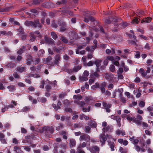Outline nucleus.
<instances>
[{"mask_svg": "<svg viewBox=\"0 0 153 153\" xmlns=\"http://www.w3.org/2000/svg\"><path fill=\"white\" fill-rule=\"evenodd\" d=\"M42 130L43 131L45 132L46 136L49 137V135L48 133L53 134L54 129L53 126H45L43 127Z\"/></svg>", "mask_w": 153, "mask_h": 153, "instance_id": "nucleus-1", "label": "nucleus"}, {"mask_svg": "<svg viewBox=\"0 0 153 153\" xmlns=\"http://www.w3.org/2000/svg\"><path fill=\"white\" fill-rule=\"evenodd\" d=\"M33 28H38L39 29H41L42 27V25L41 23H40V21L39 19H34L33 21Z\"/></svg>", "mask_w": 153, "mask_h": 153, "instance_id": "nucleus-2", "label": "nucleus"}, {"mask_svg": "<svg viewBox=\"0 0 153 153\" xmlns=\"http://www.w3.org/2000/svg\"><path fill=\"white\" fill-rule=\"evenodd\" d=\"M59 11L62 14L66 15L67 16H68V15L71 16L73 14V13L71 11L68 10L65 8L60 9Z\"/></svg>", "mask_w": 153, "mask_h": 153, "instance_id": "nucleus-3", "label": "nucleus"}, {"mask_svg": "<svg viewBox=\"0 0 153 153\" xmlns=\"http://www.w3.org/2000/svg\"><path fill=\"white\" fill-rule=\"evenodd\" d=\"M102 130L103 132L105 133L107 132L110 133L112 132L113 131L114 129L113 126L108 125L107 126L103 128Z\"/></svg>", "mask_w": 153, "mask_h": 153, "instance_id": "nucleus-4", "label": "nucleus"}, {"mask_svg": "<svg viewBox=\"0 0 153 153\" xmlns=\"http://www.w3.org/2000/svg\"><path fill=\"white\" fill-rule=\"evenodd\" d=\"M61 58L60 55L59 54H57L55 56L54 60L53 62V66L55 65H56L57 66L59 65Z\"/></svg>", "mask_w": 153, "mask_h": 153, "instance_id": "nucleus-5", "label": "nucleus"}, {"mask_svg": "<svg viewBox=\"0 0 153 153\" xmlns=\"http://www.w3.org/2000/svg\"><path fill=\"white\" fill-rule=\"evenodd\" d=\"M105 136V134L104 133L100 135V138L101 139L100 141L102 143L101 145L102 146H103L105 144V142L107 140V137L106 136L105 137H104Z\"/></svg>", "mask_w": 153, "mask_h": 153, "instance_id": "nucleus-6", "label": "nucleus"}, {"mask_svg": "<svg viewBox=\"0 0 153 153\" xmlns=\"http://www.w3.org/2000/svg\"><path fill=\"white\" fill-rule=\"evenodd\" d=\"M102 105L104 108L106 109V112L108 113L110 112L111 111L110 108L111 106V105L105 102H102Z\"/></svg>", "mask_w": 153, "mask_h": 153, "instance_id": "nucleus-7", "label": "nucleus"}, {"mask_svg": "<svg viewBox=\"0 0 153 153\" xmlns=\"http://www.w3.org/2000/svg\"><path fill=\"white\" fill-rule=\"evenodd\" d=\"M136 118L135 123L138 125H140L141 124V121L143 119L142 117L140 114H137Z\"/></svg>", "mask_w": 153, "mask_h": 153, "instance_id": "nucleus-8", "label": "nucleus"}, {"mask_svg": "<svg viewBox=\"0 0 153 153\" xmlns=\"http://www.w3.org/2000/svg\"><path fill=\"white\" fill-rule=\"evenodd\" d=\"M52 58L51 56H48L44 61L48 65H50L53 66V62L52 61Z\"/></svg>", "mask_w": 153, "mask_h": 153, "instance_id": "nucleus-9", "label": "nucleus"}, {"mask_svg": "<svg viewBox=\"0 0 153 153\" xmlns=\"http://www.w3.org/2000/svg\"><path fill=\"white\" fill-rule=\"evenodd\" d=\"M45 39L47 43L51 45H54V41L51 38L48 37L47 36H45Z\"/></svg>", "mask_w": 153, "mask_h": 153, "instance_id": "nucleus-10", "label": "nucleus"}, {"mask_svg": "<svg viewBox=\"0 0 153 153\" xmlns=\"http://www.w3.org/2000/svg\"><path fill=\"white\" fill-rule=\"evenodd\" d=\"M27 56L26 63L27 65H30L31 62L33 61L32 57L30 55H29Z\"/></svg>", "mask_w": 153, "mask_h": 153, "instance_id": "nucleus-11", "label": "nucleus"}, {"mask_svg": "<svg viewBox=\"0 0 153 153\" xmlns=\"http://www.w3.org/2000/svg\"><path fill=\"white\" fill-rule=\"evenodd\" d=\"M9 108H14V106L12 104H10V105H5L4 108H2L1 109V112H4L5 111L7 110Z\"/></svg>", "mask_w": 153, "mask_h": 153, "instance_id": "nucleus-12", "label": "nucleus"}, {"mask_svg": "<svg viewBox=\"0 0 153 153\" xmlns=\"http://www.w3.org/2000/svg\"><path fill=\"white\" fill-rule=\"evenodd\" d=\"M108 145L111 148V151H114L115 144L113 142L109 141V140L108 141Z\"/></svg>", "mask_w": 153, "mask_h": 153, "instance_id": "nucleus-13", "label": "nucleus"}, {"mask_svg": "<svg viewBox=\"0 0 153 153\" xmlns=\"http://www.w3.org/2000/svg\"><path fill=\"white\" fill-rule=\"evenodd\" d=\"M76 145V141L75 139H71L70 140L69 146L70 148L74 147Z\"/></svg>", "mask_w": 153, "mask_h": 153, "instance_id": "nucleus-14", "label": "nucleus"}, {"mask_svg": "<svg viewBox=\"0 0 153 153\" xmlns=\"http://www.w3.org/2000/svg\"><path fill=\"white\" fill-rule=\"evenodd\" d=\"M25 46L23 45L17 51V53L19 55H21L25 51Z\"/></svg>", "mask_w": 153, "mask_h": 153, "instance_id": "nucleus-15", "label": "nucleus"}, {"mask_svg": "<svg viewBox=\"0 0 153 153\" xmlns=\"http://www.w3.org/2000/svg\"><path fill=\"white\" fill-rule=\"evenodd\" d=\"M102 62V60L101 59H96L94 62V63L97 67H99L101 65V63Z\"/></svg>", "mask_w": 153, "mask_h": 153, "instance_id": "nucleus-16", "label": "nucleus"}, {"mask_svg": "<svg viewBox=\"0 0 153 153\" xmlns=\"http://www.w3.org/2000/svg\"><path fill=\"white\" fill-rule=\"evenodd\" d=\"M90 76L91 78L95 77L98 78L100 77V75L97 71H95L93 73L91 74L90 75Z\"/></svg>", "mask_w": 153, "mask_h": 153, "instance_id": "nucleus-17", "label": "nucleus"}, {"mask_svg": "<svg viewBox=\"0 0 153 153\" xmlns=\"http://www.w3.org/2000/svg\"><path fill=\"white\" fill-rule=\"evenodd\" d=\"M5 66L7 68H13L15 67L16 65L14 63H13L12 62H10L7 63Z\"/></svg>", "mask_w": 153, "mask_h": 153, "instance_id": "nucleus-18", "label": "nucleus"}, {"mask_svg": "<svg viewBox=\"0 0 153 153\" xmlns=\"http://www.w3.org/2000/svg\"><path fill=\"white\" fill-rule=\"evenodd\" d=\"M30 40L32 42L35 41L36 39V36L33 34V33H30Z\"/></svg>", "mask_w": 153, "mask_h": 153, "instance_id": "nucleus-19", "label": "nucleus"}, {"mask_svg": "<svg viewBox=\"0 0 153 153\" xmlns=\"http://www.w3.org/2000/svg\"><path fill=\"white\" fill-rule=\"evenodd\" d=\"M63 26L61 27L60 31L62 32H63L65 30L66 25L65 22H63L62 23Z\"/></svg>", "mask_w": 153, "mask_h": 153, "instance_id": "nucleus-20", "label": "nucleus"}, {"mask_svg": "<svg viewBox=\"0 0 153 153\" xmlns=\"http://www.w3.org/2000/svg\"><path fill=\"white\" fill-rule=\"evenodd\" d=\"M76 35L74 33H71L69 34V38L70 39L74 40L76 39Z\"/></svg>", "mask_w": 153, "mask_h": 153, "instance_id": "nucleus-21", "label": "nucleus"}, {"mask_svg": "<svg viewBox=\"0 0 153 153\" xmlns=\"http://www.w3.org/2000/svg\"><path fill=\"white\" fill-rule=\"evenodd\" d=\"M18 31L19 32V33L17 34L18 36H20L21 34L25 33L23 28L21 26L18 29Z\"/></svg>", "mask_w": 153, "mask_h": 153, "instance_id": "nucleus-22", "label": "nucleus"}, {"mask_svg": "<svg viewBox=\"0 0 153 153\" xmlns=\"http://www.w3.org/2000/svg\"><path fill=\"white\" fill-rule=\"evenodd\" d=\"M33 21H26L25 22V25L27 26H30L33 27Z\"/></svg>", "mask_w": 153, "mask_h": 153, "instance_id": "nucleus-23", "label": "nucleus"}, {"mask_svg": "<svg viewBox=\"0 0 153 153\" xmlns=\"http://www.w3.org/2000/svg\"><path fill=\"white\" fill-rule=\"evenodd\" d=\"M139 72L143 77H145L147 75V73L145 72L143 68H141L140 69Z\"/></svg>", "mask_w": 153, "mask_h": 153, "instance_id": "nucleus-24", "label": "nucleus"}, {"mask_svg": "<svg viewBox=\"0 0 153 153\" xmlns=\"http://www.w3.org/2000/svg\"><path fill=\"white\" fill-rule=\"evenodd\" d=\"M25 67H18L17 68V71L20 73H22L25 69Z\"/></svg>", "mask_w": 153, "mask_h": 153, "instance_id": "nucleus-25", "label": "nucleus"}, {"mask_svg": "<svg viewBox=\"0 0 153 153\" xmlns=\"http://www.w3.org/2000/svg\"><path fill=\"white\" fill-rule=\"evenodd\" d=\"M7 88L9 89L10 92H13L15 90V87L14 85H10L8 86Z\"/></svg>", "mask_w": 153, "mask_h": 153, "instance_id": "nucleus-26", "label": "nucleus"}, {"mask_svg": "<svg viewBox=\"0 0 153 153\" xmlns=\"http://www.w3.org/2000/svg\"><path fill=\"white\" fill-rule=\"evenodd\" d=\"M62 102L64 106H68L70 105V101L67 99L65 100Z\"/></svg>", "mask_w": 153, "mask_h": 153, "instance_id": "nucleus-27", "label": "nucleus"}, {"mask_svg": "<svg viewBox=\"0 0 153 153\" xmlns=\"http://www.w3.org/2000/svg\"><path fill=\"white\" fill-rule=\"evenodd\" d=\"M66 3V0H61V1H58L56 3V4L59 5H63Z\"/></svg>", "mask_w": 153, "mask_h": 153, "instance_id": "nucleus-28", "label": "nucleus"}, {"mask_svg": "<svg viewBox=\"0 0 153 153\" xmlns=\"http://www.w3.org/2000/svg\"><path fill=\"white\" fill-rule=\"evenodd\" d=\"M88 125L91 127L93 128H96L97 126V124L95 122L92 120L89 122Z\"/></svg>", "mask_w": 153, "mask_h": 153, "instance_id": "nucleus-29", "label": "nucleus"}, {"mask_svg": "<svg viewBox=\"0 0 153 153\" xmlns=\"http://www.w3.org/2000/svg\"><path fill=\"white\" fill-rule=\"evenodd\" d=\"M82 68V66L80 65H78L76 66H74L73 69L74 71L76 72H78L79 70H80Z\"/></svg>", "mask_w": 153, "mask_h": 153, "instance_id": "nucleus-30", "label": "nucleus"}, {"mask_svg": "<svg viewBox=\"0 0 153 153\" xmlns=\"http://www.w3.org/2000/svg\"><path fill=\"white\" fill-rule=\"evenodd\" d=\"M79 79L80 81H85L88 80V78L86 76H84L82 75V76L79 77Z\"/></svg>", "mask_w": 153, "mask_h": 153, "instance_id": "nucleus-31", "label": "nucleus"}, {"mask_svg": "<svg viewBox=\"0 0 153 153\" xmlns=\"http://www.w3.org/2000/svg\"><path fill=\"white\" fill-rule=\"evenodd\" d=\"M126 119L130 121H132L134 123H135L136 121V117H131L130 116H128Z\"/></svg>", "mask_w": 153, "mask_h": 153, "instance_id": "nucleus-32", "label": "nucleus"}, {"mask_svg": "<svg viewBox=\"0 0 153 153\" xmlns=\"http://www.w3.org/2000/svg\"><path fill=\"white\" fill-rule=\"evenodd\" d=\"M14 149L17 153H21L22 152L19 147L15 146Z\"/></svg>", "mask_w": 153, "mask_h": 153, "instance_id": "nucleus-33", "label": "nucleus"}, {"mask_svg": "<svg viewBox=\"0 0 153 153\" xmlns=\"http://www.w3.org/2000/svg\"><path fill=\"white\" fill-rule=\"evenodd\" d=\"M152 19V18L150 17H147V18H145L142 20L141 22H150Z\"/></svg>", "mask_w": 153, "mask_h": 153, "instance_id": "nucleus-34", "label": "nucleus"}, {"mask_svg": "<svg viewBox=\"0 0 153 153\" xmlns=\"http://www.w3.org/2000/svg\"><path fill=\"white\" fill-rule=\"evenodd\" d=\"M45 53L44 51L42 49H41L39 50L38 53V56H42Z\"/></svg>", "mask_w": 153, "mask_h": 153, "instance_id": "nucleus-35", "label": "nucleus"}, {"mask_svg": "<svg viewBox=\"0 0 153 153\" xmlns=\"http://www.w3.org/2000/svg\"><path fill=\"white\" fill-rule=\"evenodd\" d=\"M116 120L117 121V126L119 127H120L121 126L120 122L121 119L120 117L119 116Z\"/></svg>", "mask_w": 153, "mask_h": 153, "instance_id": "nucleus-36", "label": "nucleus"}, {"mask_svg": "<svg viewBox=\"0 0 153 153\" xmlns=\"http://www.w3.org/2000/svg\"><path fill=\"white\" fill-rule=\"evenodd\" d=\"M43 1V0H33V4L35 5L39 4L42 2Z\"/></svg>", "mask_w": 153, "mask_h": 153, "instance_id": "nucleus-37", "label": "nucleus"}, {"mask_svg": "<svg viewBox=\"0 0 153 153\" xmlns=\"http://www.w3.org/2000/svg\"><path fill=\"white\" fill-rule=\"evenodd\" d=\"M64 128L63 125L62 123H60L59 124V126L56 127V130L59 131L60 130Z\"/></svg>", "mask_w": 153, "mask_h": 153, "instance_id": "nucleus-38", "label": "nucleus"}, {"mask_svg": "<svg viewBox=\"0 0 153 153\" xmlns=\"http://www.w3.org/2000/svg\"><path fill=\"white\" fill-rule=\"evenodd\" d=\"M60 39L64 43H68V40L66 39V37L63 36H61Z\"/></svg>", "mask_w": 153, "mask_h": 153, "instance_id": "nucleus-39", "label": "nucleus"}, {"mask_svg": "<svg viewBox=\"0 0 153 153\" xmlns=\"http://www.w3.org/2000/svg\"><path fill=\"white\" fill-rule=\"evenodd\" d=\"M10 9V8L9 7H7L5 8H2L0 9V12H6L8 11Z\"/></svg>", "mask_w": 153, "mask_h": 153, "instance_id": "nucleus-40", "label": "nucleus"}, {"mask_svg": "<svg viewBox=\"0 0 153 153\" xmlns=\"http://www.w3.org/2000/svg\"><path fill=\"white\" fill-rule=\"evenodd\" d=\"M49 84L46 85L45 87V88L46 89V91L47 92H49L50 91V90L51 88V86L50 85L51 84H49V82H48Z\"/></svg>", "mask_w": 153, "mask_h": 153, "instance_id": "nucleus-41", "label": "nucleus"}, {"mask_svg": "<svg viewBox=\"0 0 153 153\" xmlns=\"http://www.w3.org/2000/svg\"><path fill=\"white\" fill-rule=\"evenodd\" d=\"M138 13V15H144L145 14V13H147V12H146V10L145 11H143V10H140L138 11V12H137Z\"/></svg>", "mask_w": 153, "mask_h": 153, "instance_id": "nucleus-42", "label": "nucleus"}, {"mask_svg": "<svg viewBox=\"0 0 153 153\" xmlns=\"http://www.w3.org/2000/svg\"><path fill=\"white\" fill-rule=\"evenodd\" d=\"M136 54L135 55V58H139L140 57V53L138 51H137L135 52Z\"/></svg>", "mask_w": 153, "mask_h": 153, "instance_id": "nucleus-43", "label": "nucleus"}, {"mask_svg": "<svg viewBox=\"0 0 153 153\" xmlns=\"http://www.w3.org/2000/svg\"><path fill=\"white\" fill-rule=\"evenodd\" d=\"M51 35L52 36L53 39L55 40L57 38V34L53 32H51Z\"/></svg>", "mask_w": 153, "mask_h": 153, "instance_id": "nucleus-44", "label": "nucleus"}, {"mask_svg": "<svg viewBox=\"0 0 153 153\" xmlns=\"http://www.w3.org/2000/svg\"><path fill=\"white\" fill-rule=\"evenodd\" d=\"M66 93L65 92H62L59 95V97L60 99H62L66 95Z\"/></svg>", "mask_w": 153, "mask_h": 153, "instance_id": "nucleus-45", "label": "nucleus"}, {"mask_svg": "<svg viewBox=\"0 0 153 153\" xmlns=\"http://www.w3.org/2000/svg\"><path fill=\"white\" fill-rule=\"evenodd\" d=\"M65 111L66 112H69L71 113H73V111L72 109L68 107L65 108Z\"/></svg>", "mask_w": 153, "mask_h": 153, "instance_id": "nucleus-46", "label": "nucleus"}, {"mask_svg": "<svg viewBox=\"0 0 153 153\" xmlns=\"http://www.w3.org/2000/svg\"><path fill=\"white\" fill-rule=\"evenodd\" d=\"M43 65L42 64L38 65L36 68V72H39V71L40 70L41 67Z\"/></svg>", "mask_w": 153, "mask_h": 153, "instance_id": "nucleus-47", "label": "nucleus"}, {"mask_svg": "<svg viewBox=\"0 0 153 153\" xmlns=\"http://www.w3.org/2000/svg\"><path fill=\"white\" fill-rule=\"evenodd\" d=\"M30 12L35 14L37 15L39 13L38 11L35 9H32L30 10Z\"/></svg>", "mask_w": 153, "mask_h": 153, "instance_id": "nucleus-48", "label": "nucleus"}, {"mask_svg": "<svg viewBox=\"0 0 153 153\" xmlns=\"http://www.w3.org/2000/svg\"><path fill=\"white\" fill-rule=\"evenodd\" d=\"M51 3L49 2H45V3H44L43 4V6L45 8H48L49 7V5H50V4H51Z\"/></svg>", "mask_w": 153, "mask_h": 153, "instance_id": "nucleus-49", "label": "nucleus"}, {"mask_svg": "<svg viewBox=\"0 0 153 153\" xmlns=\"http://www.w3.org/2000/svg\"><path fill=\"white\" fill-rule=\"evenodd\" d=\"M18 36L20 37L23 40H25L26 38V36L25 33H23V34H21L20 36Z\"/></svg>", "mask_w": 153, "mask_h": 153, "instance_id": "nucleus-50", "label": "nucleus"}, {"mask_svg": "<svg viewBox=\"0 0 153 153\" xmlns=\"http://www.w3.org/2000/svg\"><path fill=\"white\" fill-rule=\"evenodd\" d=\"M106 59L108 60L111 61L113 62L114 61V58L113 56H108L107 57Z\"/></svg>", "mask_w": 153, "mask_h": 153, "instance_id": "nucleus-51", "label": "nucleus"}, {"mask_svg": "<svg viewBox=\"0 0 153 153\" xmlns=\"http://www.w3.org/2000/svg\"><path fill=\"white\" fill-rule=\"evenodd\" d=\"M111 17L109 16L108 17V19H105V22L106 24H109L111 23Z\"/></svg>", "mask_w": 153, "mask_h": 153, "instance_id": "nucleus-52", "label": "nucleus"}, {"mask_svg": "<svg viewBox=\"0 0 153 153\" xmlns=\"http://www.w3.org/2000/svg\"><path fill=\"white\" fill-rule=\"evenodd\" d=\"M128 44H131L132 45L136 46L137 45L136 43L134 41L129 40L128 41Z\"/></svg>", "mask_w": 153, "mask_h": 153, "instance_id": "nucleus-53", "label": "nucleus"}, {"mask_svg": "<svg viewBox=\"0 0 153 153\" xmlns=\"http://www.w3.org/2000/svg\"><path fill=\"white\" fill-rule=\"evenodd\" d=\"M60 147L64 149H66L68 147V146L67 145L65 144V143H63L60 144Z\"/></svg>", "mask_w": 153, "mask_h": 153, "instance_id": "nucleus-54", "label": "nucleus"}, {"mask_svg": "<svg viewBox=\"0 0 153 153\" xmlns=\"http://www.w3.org/2000/svg\"><path fill=\"white\" fill-rule=\"evenodd\" d=\"M110 71L113 72H114L115 71V67L113 65H111L110 67Z\"/></svg>", "mask_w": 153, "mask_h": 153, "instance_id": "nucleus-55", "label": "nucleus"}, {"mask_svg": "<svg viewBox=\"0 0 153 153\" xmlns=\"http://www.w3.org/2000/svg\"><path fill=\"white\" fill-rule=\"evenodd\" d=\"M139 22L138 20V18H134V19L132 20V22L133 24H137Z\"/></svg>", "mask_w": 153, "mask_h": 153, "instance_id": "nucleus-56", "label": "nucleus"}, {"mask_svg": "<svg viewBox=\"0 0 153 153\" xmlns=\"http://www.w3.org/2000/svg\"><path fill=\"white\" fill-rule=\"evenodd\" d=\"M51 26L52 27L56 28L57 27V24L55 22L54 20H53L52 21Z\"/></svg>", "mask_w": 153, "mask_h": 153, "instance_id": "nucleus-57", "label": "nucleus"}, {"mask_svg": "<svg viewBox=\"0 0 153 153\" xmlns=\"http://www.w3.org/2000/svg\"><path fill=\"white\" fill-rule=\"evenodd\" d=\"M86 144L85 142H83L81 145H80L77 148L82 149V147L84 148L86 146Z\"/></svg>", "mask_w": 153, "mask_h": 153, "instance_id": "nucleus-58", "label": "nucleus"}, {"mask_svg": "<svg viewBox=\"0 0 153 153\" xmlns=\"http://www.w3.org/2000/svg\"><path fill=\"white\" fill-rule=\"evenodd\" d=\"M91 130V128L89 126H86L85 127V131L86 133H88L90 132Z\"/></svg>", "mask_w": 153, "mask_h": 153, "instance_id": "nucleus-59", "label": "nucleus"}, {"mask_svg": "<svg viewBox=\"0 0 153 153\" xmlns=\"http://www.w3.org/2000/svg\"><path fill=\"white\" fill-rule=\"evenodd\" d=\"M90 136L89 135L85 134V139L84 140L88 142L90 140Z\"/></svg>", "mask_w": 153, "mask_h": 153, "instance_id": "nucleus-60", "label": "nucleus"}, {"mask_svg": "<svg viewBox=\"0 0 153 153\" xmlns=\"http://www.w3.org/2000/svg\"><path fill=\"white\" fill-rule=\"evenodd\" d=\"M47 100V99L45 97H42L40 99V101L42 103H45Z\"/></svg>", "mask_w": 153, "mask_h": 153, "instance_id": "nucleus-61", "label": "nucleus"}, {"mask_svg": "<svg viewBox=\"0 0 153 153\" xmlns=\"http://www.w3.org/2000/svg\"><path fill=\"white\" fill-rule=\"evenodd\" d=\"M145 105V102L143 101H141L139 104V105L140 107L143 108Z\"/></svg>", "mask_w": 153, "mask_h": 153, "instance_id": "nucleus-62", "label": "nucleus"}, {"mask_svg": "<svg viewBox=\"0 0 153 153\" xmlns=\"http://www.w3.org/2000/svg\"><path fill=\"white\" fill-rule=\"evenodd\" d=\"M30 109V107L29 106H25L22 109L23 111L25 112L28 111L29 109Z\"/></svg>", "mask_w": 153, "mask_h": 153, "instance_id": "nucleus-63", "label": "nucleus"}, {"mask_svg": "<svg viewBox=\"0 0 153 153\" xmlns=\"http://www.w3.org/2000/svg\"><path fill=\"white\" fill-rule=\"evenodd\" d=\"M77 152L78 153H85V152L82 150V149L77 148Z\"/></svg>", "mask_w": 153, "mask_h": 153, "instance_id": "nucleus-64", "label": "nucleus"}]
</instances>
